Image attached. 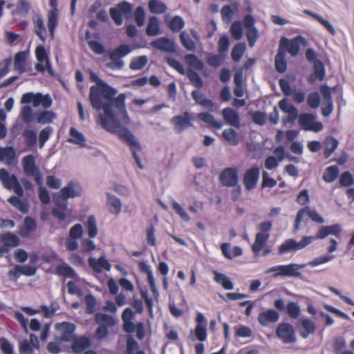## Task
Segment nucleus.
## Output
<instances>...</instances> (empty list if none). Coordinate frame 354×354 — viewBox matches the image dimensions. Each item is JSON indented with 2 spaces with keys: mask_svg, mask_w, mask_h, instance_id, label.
I'll return each instance as SVG.
<instances>
[{
  "mask_svg": "<svg viewBox=\"0 0 354 354\" xmlns=\"http://www.w3.org/2000/svg\"><path fill=\"white\" fill-rule=\"evenodd\" d=\"M91 79L96 82V85L91 88V103L94 109L102 110L98 115V124L107 131L116 133L134 150H140V144L134 135L124 127L131 123L124 106L125 95L120 94L115 98L117 91L93 72H91Z\"/></svg>",
  "mask_w": 354,
  "mask_h": 354,
  "instance_id": "nucleus-1",
  "label": "nucleus"
},
{
  "mask_svg": "<svg viewBox=\"0 0 354 354\" xmlns=\"http://www.w3.org/2000/svg\"><path fill=\"white\" fill-rule=\"evenodd\" d=\"M306 264L290 263L270 267L264 271L265 274L274 273V277H299L300 270L305 268Z\"/></svg>",
  "mask_w": 354,
  "mask_h": 354,
  "instance_id": "nucleus-2",
  "label": "nucleus"
},
{
  "mask_svg": "<svg viewBox=\"0 0 354 354\" xmlns=\"http://www.w3.org/2000/svg\"><path fill=\"white\" fill-rule=\"evenodd\" d=\"M314 241L315 237L313 236H304L299 241H297L293 239H289L281 244L279 248V252L282 254L286 252L301 250L310 245Z\"/></svg>",
  "mask_w": 354,
  "mask_h": 354,
  "instance_id": "nucleus-3",
  "label": "nucleus"
},
{
  "mask_svg": "<svg viewBox=\"0 0 354 354\" xmlns=\"http://www.w3.org/2000/svg\"><path fill=\"white\" fill-rule=\"evenodd\" d=\"M22 104L32 103L35 107L41 106L48 109L52 105V100L48 95L41 93H26L21 98Z\"/></svg>",
  "mask_w": 354,
  "mask_h": 354,
  "instance_id": "nucleus-4",
  "label": "nucleus"
},
{
  "mask_svg": "<svg viewBox=\"0 0 354 354\" xmlns=\"http://www.w3.org/2000/svg\"><path fill=\"white\" fill-rule=\"evenodd\" d=\"M307 45V41L301 36L296 37L292 39L282 38L280 40L279 50H281L286 53L288 52L292 56H296L299 50L300 46H305Z\"/></svg>",
  "mask_w": 354,
  "mask_h": 354,
  "instance_id": "nucleus-5",
  "label": "nucleus"
},
{
  "mask_svg": "<svg viewBox=\"0 0 354 354\" xmlns=\"http://www.w3.org/2000/svg\"><path fill=\"white\" fill-rule=\"evenodd\" d=\"M0 180L5 188L12 189L19 197L23 196L24 191L22 187L16 176L9 174L5 169H1Z\"/></svg>",
  "mask_w": 354,
  "mask_h": 354,
  "instance_id": "nucleus-6",
  "label": "nucleus"
},
{
  "mask_svg": "<svg viewBox=\"0 0 354 354\" xmlns=\"http://www.w3.org/2000/svg\"><path fill=\"white\" fill-rule=\"evenodd\" d=\"M55 329L56 331V337L60 340L72 342L76 337L75 333L76 326L73 323L67 322L57 323L55 325Z\"/></svg>",
  "mask_w": 354,
  "mask_h": 354,
  "instance_id": "nucleus-7",
  "label": "nucleus"
},
{
  "mask_svg": "<svg viewBox=\"0 0 354 354\" xmlns=\"http://www.w3.org/2000/svg\"><path fill=\"white\" fill-rule=\"evenodd\" d=\"M35 54L37 59L35 69L39 72L47 71L50 75H53L50 58L45 48L43 46H37Z\"/></svg>",
  "mask_w": 354,
  "mask_h": 354,
  "instance_id": "nucleus-8",
  "label": "nucleus"
},
{
  "mask_svg": "<svg viewBox=\"0 0 354 354\" xmlns=\"http://www.w3.org/2000/svg\"><path fill=\"white\" fill-rule=\"evenodd\" d=\"M21 162L24 173L28 176H33L37 183L41 185L42 176L35 165V157L32 155L26 156L23 158Z\"/></svg>",
  "mask_w": 354,
  "mask_h": 354,
  "instance_id": "nucleus-9",
  "label": "nucleus"
},
{
  "mask_svg": "<svg viewBox=\"0 0 354 354\" xmlns=\"http://www.w3.org/2000/svg\"><path fill=\"white\" fill-rule=\"evenodd\" d=\"M81 186L75 182H71L67 186L60 189L55 198H59L62 201H66L68 198L81 196Z\"/></svg>",
  "mask_w": 354,
  "mask_h": 354,
  "instance_id": "nucleus-10",
  "label": "nucleus"
},
{
  "mask_svg": "<svg viewBox=\"0 0 354 354\" xmlns=\"http://www.w3.org/2000/svg\"><path fill=\"white\" fill-rule=\"evenodd\" d=\"M276 334L284 343H293L296 341L294 327L290 324H280L276 330Z\"/></svg>",
  "mask_w": 354,
  "mask_h": 354,
  "instance_id": "nucleus-11",
  "label": "nucleus"
},
{
  "mask_svg": "<svg viewBox=\"0 0 354 354\" xmlns=\"http://www.w3.org/2000/svg\"><path fill=\"white\" fill-rule=\"evenodd\" d=\"M298 122L305 130L319 132L323 129V124L320 122L315 121V116L312 114H301L299 117Z\"/></svg>",
  "mask_w": 354,
  "mask_h": 354,
  "instance_id": "nucleus-12",
  "label": "nucleus"
},
{
  "mask_svg": "<svg viewBox=\"0 0 354 354\" xmlns=\"http://www.w3.org/2000/svg\"><path fill=\"white\" fill-rule=\"evenodd\" d=\"M259 169L257 167H252L245 172L243 176V185L248 191L254 189L259 179Z\"/></svg>",
  "mask_w": 354,
  "mask_h": 354,
  "instance_id": "nucleus-13",
  "label": "nucleus"
},
{
  "mask_svg": "<svg viewBox=\"0 0 354 354\" xmlns=\"http://www.w3.org/2000/svg\"><path fill=\"white\" fill-rule=\"evenodd\" d=\"M56 207L52 209L53 216L60 221H64L69 215L67 201H62L59 198L54 199Z\"/></svg>",
  "mask_w": 354,
  "mask_h": 354,
  "instance_id": "nucleus-14",
  "label": "nucleus"
},
{
  "mask_svg": "<svg viewBox=\"0 0 354 354\" xmlns=\"http://www.w3.org/2000/svg\"><path fill=\"white\" fill-rule=\"evenodd\" d=\"M50 5L52 6V9L50 10L48 12L47 27L50 36L52 39H53L55 29L58 24L59 11L56 7L55 0H51Z\"/></svg>",
  "mask_w": 354,
  "mask_h": 354,
  "instance_id": "nucleus-15",
  "label": "nucleus"
},
{
  "mask_svg": "<svg viewBox=\"0 0 354 354\" xmlns=\"http://www.w3.org/2000/svg\"><path fill=\"white\" fill-rule=\"evenodd\" d=\"M39 344L37 337L33 334L30 335L29 339H25L19 344L21 354H32L35 350H38Z\"/></svg>",
  "mask_w": 354,
  "mask_h": 354,
  "instance_id": "nucleus-16",
  "label": "nucleus"
},
{
  "mask_svg": "<svg viewBox=\"0 0 354 354\" xmlns=\"http://www.w3.org/2000/svg\"><path fill=\"white\" fill-rule=\"evenodd\" d=\"M222 185L227 187H235L239 181L237 171L235 169H225L220 175Z\"/></svg>",
  "mask_w": 354,
  "mask_h": 354,
  "instance_id": "nucleus-17",
  "label": "nucleus"
},
{
  "mask_svg": "<svg viewBox=\"0 0 354 354\" xmlns=\"http://www.w3.org/2000/svg\"><path fill=\"white\" fill-rule=\"evenodd\" d=\"M67 141L79 148H84L86 146V138L84 133L75 127H71L68 132Z\"/></svg>",
  "mask_w": 354,
  "mask_h": 354,
  "instance_id": "nucleus-18",
  "label": "nucleus"
},
{
  "mask_svg": "<svg viewBox=\"0 0 354 354\" xmlns=\"http://www.w3.org/2000/svg\"><path fill=\"white\" fill-rule=\"evenodd\" d=\"M279 106L280 109L283 111L284 113L288 114V118L287 119H285L283 121V123L284 124L292 122L298 116V111L297 109L291 104L290 103L288 100L283 99L279 102Z\"/></svg>",
  "mask_w": 354,
  "mask_h": 354,
  "instance_id": "nucleus-19",
  "label": "nucleus"
},
{
  "mask_svg": "<svg viewBox=\"0 0 354 354\" xmlns=\"http://www.w3.org/2000/svg\"><path fill=\"white\" fill-rule=\"evenodd\" d=\"M192 118H191L189 114L185 113L183 115L174 117L171 119V122L173 124L175 131L177 133H180L185 129L192 125Z\"/></svg>",
  "mask_w": 354,
  "mask_h": 354,
  "instance_id": "nucleus-20",
  "label": "nucleus"
},
{
  "mask_svg": "<svg viewBox=\"0 0 354 354\" xmlns=\"http://www.w3.org/2000/svg\"><path fill=\"white\" fill-rule=\"evenodd\" d=\"M150 45L155 48L166 52H174L176 49L174 42L165 37L154 39L150 43Z\"/></svg>",
  "mask_w": 354,
  "mask_h": 354,
  "instance_id": "nucleus-21",
  "label": "nucleus"
},
{
  "mask_svg": "<svg viewBox=\"0 0 354 354\" xmlns=\"http://www.w3.org/2000/svg\"><path fill=\"white\" fill-rule=\"evenodd\" d=\"M222 115L227 124L236 129L240 127V118L238 113L232 108H225L222 111Z\"/></svg>",
  "mask_w": 354,
  "mask_h": 354,
  "instance_id": "nucleus-22",
  "label": "nucleus"
},
{
  "mask_svg": "<svg viewBox=\"0 0 354 354\" xmlns=\"http://www.w3.org/2000/svg\"><path fill=\"white\" fill-rule=\"evenodd\" d=\"M88 263L91 268L97 272H102L104 270L109 271L111 268V263L103 257L98 259L90 257Z\"/></svg>",
  "mask_w": 354,
  "mask_h": 354,
  "instance_id": "nucleus-23",
  "label": "nucleus"
},
{
  "mask_svg": "<svg viewBox=\"0 0 354 354\" xmlns=\"http://www.w3.org/2000/svg\"><path fill=\"white\" fill-rule=\"evenodd\" d=\"M32 24L34 25V31L35 34L44 41L47 37L46 28L44 25V19L41 16L35 14L32 16Z\"/></svg>",
  "mask_w": 354,
  "mask_h": 354,
  "instance_id": "nucleus-24",
  "label": "nucleus"
},
{
  "mask_svg": "<svg viewBox=\"0 0 354 354\" xmlns=\"http://www.w3.org/2000/svg\"><path fill=\"white\" fill-rule=\"evenodd\" d=\"M342 232V227L339 224L326 225L321 227L317 231L315 240L323 239L328 235H337Z\"/></svg>",
  "mask_w": 354,
  "mask_h": 354,
  "instance_id": "nucleus-25",
  "label": "nucleus"
},
{
  "mask_svg": "<svg viewBox=\"0 0 354 354\" xmlns=\"http://www.w3.org/2000/svg\"><path fill=\"white\" fill-rule=\"evenodd\" d=\"M279 319V313L271 309L262 312L258 315V321L259 324L263 326H268L272 323H275Z\"/></svg>",
  "mask_w": 354,
  "mask_h": 354,
  "instance_id": "nucleus-26",
  "label": "nucleus"
},
{
  "mask_svg": "<svg viewBox=\"0 0 354 354\" xmlns=\"http://www.w3.org/2000/svg\"><path fill=\"white\" fill-rule=\"evenodd\" d=\"M106 205L109 207V212L114 215H118L121 212L122 207L121 200L110 193H106Z\"/></svg>",
  "mask_w": 354,
  "mask_h": 354,
  "instance_id": "nucleus-27",
  "label": "nucleus"
},
{
  "mask_svg": "<svg viewBox=\"0 0 354 354\" xmlns=\"http://www.w3.org/2000/svg\"><path fill=\"white\" fill-rule=\"evenodd\" d=\"M239 3L233 2L230 5L225 6L221 10V17L223 21L229 23L232 17L238 12Z\"/></svg>",
  "mask_w": 354,
  "mask_h": 354,
  "instance_id": "nucleus-28",
  "label": "nucleus"
},
{
  "mask_svg": "<svg viewBox=\"0 0 354 354\" xmlns=\"http://www.w3.org/2000/svg\"><path fill=\"white\" fill-rule=\"evenodd\" d=\"M221 249L223 254L229 259L241 256L243 253V250L240 247L234 246L231 248V245L227 243H223Z\"/></svg>",
  "mask_w": 354,
  "mask_h": 354,
  "instance_id": "nucleus-29",
  "label": "nucleus"
},
{
  "mask_svg": "<svg viewBox=\"0 0 354 354\" xmlns=\"http://www.w3.org/2000/svg\"><path fill=\"white\" fill-rule=\"evenodd\" d=\"M146 33L149 36H157L162 33L160 22L156 17H149L146 28Z\"/></svg>",
  "mask_w": 354,
  "mask_h": 354,
  "instance_id": "nucleus-30",
  "label": "nucleus"
},
{
  "mask_svg": "<svg viewBox=\"0 0 354 354\" xmlns=\"http://www.w3.org/2000/svg\"><path fill=\"white\" fill-rule=\"evenodd\" d=\"M19 243V239L17 236L11 234L6 233L0 236V246L5 247L8 250L10 247L17 246Z\"/></svg>",
  "mask_w": 354,
  "mask_h": 354,
  "instance_id": "nucleus-31",
  "label": "nucleus"
},
{
  "mask_svg": "<svg viewBox=\"0 0 354 354\" xmlns=\"http://www.w3.org/2000/svg\"><path fill=\"white\" fill-rule=\"evenodd\" d=\"M170 204L173 209L176 212L180 218L185 223L191 221L192 218L187 212V210L176 200L171 198L170 200Z\"/></svg>",
  "mask_w": 354,
  "mask_h": 354,
  "instance_id": "nucleus-32",
  "label": "nucleus"
},
{
  "mask_svg": "<svg viewBox=\"0 0 354 354\" xmlns=\"http://www.w3.org/2000/svg\"><path fill=\"white\" fill-rule=\"evenodd\" d=\"M213 274L214 275V281L221 285L223 288L227 290L234 289V285L227 276L217 271H214Z\"/></svg>",
  "mask_w": 354,
  "mask_h": 354,
  "instance_id": "nucleus-33",
  "label": "nucleus"
},
{
  "mask_svg": "<svg viewBox=\"0 0 354 354\" xmlns=\"http://www.w3.org/2000/svg\"><path fill=\"white\" fill-rule=\"evenodd\" d=\"M72 349L74 353H80L91 346V339L87 337H81L73 340Z\"/></svg>",
  "mask_w": 354,
  "mask_h": 354,
  "instance_id": "nucleus-34",
  "label": "nucleus"
},
{
  "mask_svg": "<svg viewBox=\"0 0 354 354\" xmlns=\"http://www.w3.org/2000/svg\"><path fill=\"white\" fill-rule=\"evenodd\" d=\"M148 8L151 13L160 15L166 12L167 6L160 0H149L148 3Z\"/></svg>",
  "mask_w": 354,
  "mask_h": 354,
  "instance_id": "nucleus-35",
  "label": "nucleus"
},
{
  "mask_svg": "<svg viewBox=\"0 0 354 354\" xmlns=\"http://www.w3.org/2000/svg\"><path fill=\"white\" fill-rule=\"evenodd\" d=\"M324 144L325 147L324 156L326 158H328L337 148L339 141L332 136H328L324 140Z\"/></svg>",
  "mask_w": 354,
  "mask_h": 354,
  "instance_id": "nucleus-36",
  "label": "nucleus"
},
{
  "mask_svg": "<svg viewBox=\"0 0 354 354\" xmlns=\"http://www.w3.org/2000/svg\"><path fill=\"white\" fill-rule=\"evenodd\" d=\"M270 235L257 234L255 241L252 245V252L257 254L266 245Z\"/></svg>",
  "mask_w": 354,
  "mask_h": 354,
  "instance_id": "nucleus-37",
  "label": "nucleus"
},
{
  "mask_svg": "<svg viewBox=\"0 0 354 354\" xmlns=\"http://www.w3.org/2000/svg\"><path fill=\"white\" fill-rule=\"evenodd\" d=\"M207 335L205 325H196L194 330L190 333V337L192 340L197 339L200 342L205 341Z\"/></svg>",
  "mask_w": 354,
  "mask_h": 354,
  "instance_id": "nucleus-38",
  "label": "nucleus"
},
{
  "mask_svg": "<svg viewBox=\"0 0 354 354\" xmlns=\"http://www.w3.org/2000/svg\"><path fill=\"white\" fill-rule=\"evenodd\" d=\"M223 137L228 144L235 146L239 145L240 138L236 130L233 129H227L223 131Z\"/></svg>",
  "mask_w": 354,
  "mask_h": 354,
  "instance_id": "nucleus-39",
  "label": "nucleus"
},
{
  "mask_svg": "<svg viewBox=\"0 0 354 354\" xmlns=\"http://www.w3.org/2000/svg\"><path fill=\"white\" fill-rule=\"evenodd\" d=\"M325 77V69L323 64L317 60L314 63V73L310 77L309 80L312 83L315 82L317 80H322Z\"/></svg>",
  "mask_w": 354,
  "mask_h": 354,
  "instance_id": "nucleus-40",
  "label": "nucleus"
},
{
  "mask_svg": "<svg viewBox=\"0 0 354 354\" xmlns=\"http://www.w3.org/2000/svg\"><path fill=\"white\" fill-rule=\"evenodd\" d=\"M15 157V152L10 147H0V160L6 162V164L12 163Z\"/></svg>",
  "mask_w": 354,
  "mask_h": 354,
  "instance_id": "nucleus-41",
  "label": "nucleus"
},
{
  "mask_svg": "<svg viewBox=\"0 0 354 354\" xmlns=\"http://www.w3.org/2000/svg\"><path fill=\"white\" fill-rule=\"evenodd\" d=\"M149 62V59L146 55H141L133 57L130 62V68L134 71L142 69Z\"/></svg>",
  "mask_w": 354,
  "mask_h": 354,
  "instance_id": "nucleus-42",
  "label": "nucleus"
},
{
  "mask_svg": "<svg viewBox=\"0 0 354 354\" xmlns=\"http://www.w3.org/2000/svg\"><path fill=\"white\" fill-rule=\"evenodd\" d=\"M308 207H306L299 209L297 212L294 224V230L295 231H299L301 229V223L307 221L308 217Z\"/></svg>",
  "mask_w": 354,
  "mask_h": 354,
  "instance_id": "nucleus-43",
  "label": "nucleus"
},
{
  "mask_svg": "<svg viewBox=\"0 0 354 354\" xmlns=\"http://www.w3.org/2000/svg\"><path fill=\"white\" fill-rule=\"evenodd\" d=\"M95 322L101 326H105L106 328L113 326L115 324V321L113 317L103 313L95 315Z\"/></svg>",
  "mask_w": 354,
  "mask_h": 354,
  "instance_id": "nucleus-44",
  "label": "nucleus"
},
{
  "mask_svg": "<svg viewBox=\"0 0 354 354\" xmlns=\"http://www.w3.org/2000/svg\"><path fill=\"white\" fill-rule=\"evenodd\" d=\"M302 326V330L300 332V335L304 338H307L310 334H312L315 331L314 323L308 319H303L301 320Z\"/></svg>",
  "mask_w": 354,
  "mask_h": 354,
  "instance_id": "nucleus-45",
  "label": "nucleus"
},
{
  "mask_svg": "<svg viewBox=\"0 0 354 354\" xmlns=\"http://www.w3.org/2000/svg\"><path fill=\"white\" fill-rule=\"evenodd\" d=\"M55 116L52 111H44L37 114V122L42 124H48L53 121Z\"/></svg>",
  "mask_w": 354,
  "mask_h": 354,
  "instance_id": "nucleus-46",
  "label": "nucleus"
},
{
  "mask_svg": "<svg viewBox=\"0 0 354 354\" xmlns=\"http://www.w3.org/2000/svg\"><path fill=\"white\" fill-rule=\"evenodd\" d=\"M36 228L35 220L30 217H26L24 222V225L21 229V235L27 236Z\"/></svg>",
  "mask_w": 354,
  "mask_h": 354,
  "instance_id": "nucleus-47",
  "label": "nucleus"
},
{
  "mask_svg": "<svg viewBox=\"0 0 354 354\" xmlns=\"http://www.w3.org/2000/svg\"><path fill=\"white\" fill-rule=\"evenodd\" d=\"M8 202L19 211L26 213L28 211V205L26 202L21 200L18 197L11 196L8 198Z\"/></svg>",
  "mask_w": 354,
  "mask_h": 354,
  "instance_id": "nucleus-48",
  "label": "nucleus"
},
{
  "mask_svg": "<svg viewBox=\"0 0 354 354\" xmlns=\"http://www.w3.org/2000/svg\"><path fill=\"white\" fill-rule=\"evenodd\" d=\"M87 233L91 238H95L98 234L96 220L93 216H90L86 223Z\"/></svg>",
  "mask_w": 354,
  "mask_h": 354,
  "instance_id": "nucleus-49",
  "label": "nucleus"
},
{
  "mask_svg": "<svg viewBox=\"0 0 354 354\" xmlns=\"http://www.w3.org/2000/svg\"><path fill=\"white\" fill-rule=\"evenodd\" d=\"M198 118L205 123L207 124L208 125L216 128V129H220L221 127V124L220 122L216 121L214 116L206 113H201L198 115Z\"/></svg>",
  "mask_w": 354,
  "mask_h": 354,
  "instance_id": "nucleus-50",
  "label": "nucleus"
},
{
  "mask_svg": "<svg viewBox=\"0 0 354 354\" xmlns=\"http://www.w3.org/2000/svg\"><path fill=\"white\" fill-rule=\"evenodd\" d=\"M339 174V169L337 166H330L326 169L323 175V179L326 183L334 181Z\"/></svg>",
  "mask_w": 354,
  "mask_h": 354,
  "instance_id": "nucleus-51",
  "label": "nucleus"
},
{
  "mask_svg": "<svg viewBox=\"0 0 354 354\" xmlns=\"http://www.w3.org/2000/svg\"><path fill=\"white\" fill-rule=\"evenodd\" d=\"M275 66L277 71L283 73L286 70V62L285 60L284 52L281 50H278L275 57Z\"/></svg>",
  "mask_w": 354,
  "mask_h": 354,
  "instance_id": "nucleus-52",
  "label": "nucleus"
},
{
  "mask_svg": "<svg viewBox=\"0 0 354 354\" xmlns=\"http://www.w3.org/2000/svg\"><path fill=\"white\" fill-rule=\"evenodd\" d=\"M27 57L25 52H19L16 54L15 57V69L19 73L24 71V64Z\"/></svg>",
  "mask_w": 354,
  "mask_h": 354,
  "instance_id": "nucleus-53",
  "label": "nucleus"
},
{
  "mask_svg": "<svg viewBox=\"0 0 354 354\" xmlns=\"http://www.w3.org/2000/svg\"><path fill=\"white\" fill-rule=\"evenodd\" d=\"M30 8V3L28 0H18L16 6V14L20 17H25Z\"/></svg>",
  "mask_w": 354,
  "mask_h": 354,
  "instance_id": "nucleus-54",
  "label": "nucleus"
},
{
  "mask_svg": "<svg viewBox=\"0 0 354 354\" xmlns=\"http://www.w3.org/2000/svg\"><path fill=\"white\" fill-rule=\"evenodd\" d=\"M56 273L66 277H75L74 270L66 264H62L55 268Z\"/></svg>",
  "mask_w": 354,
  "mask_h": 354,
  "instance_id": "nucleus-55",
  "label": "nucleus"
},
{
  "mask_svg": "<svg viewBox=\"0 0 354 354\" xmlns=\"http://www.w3.org/2000/svg\"><path fill=\"white\" fill-rule=\"evenodd\" d=\"M245 51V45L243 43H239L234 46L232 50V57L234 61L239 62Z\"/></svg>",
  "mask_w": 354,
  "mask_h": 354,
  "instance_id": "nucleus-56",
  "label": "nucleus"
},
{
  "mask_svg": "<svg viewBox=\"0 0 354 354\" xmlns=\"http://www.w3.org/2000/svg\"><path fill=\"white\" fill-rule=\"evenodd\" d=\"M185 26V21L181 17L176 16L169 22L170 29L174 32H179Z\"/></svg>",
  "mask_w": 354,
  "mask_h": 354,
  "instance_id": "nucleus-57",
  "label": "nucleus"
},
{
  "mask_svg": "<svg viewBox=\"0 0 354 354\" xmlns=\"http://www.w3.org/2000/svg\"><path fill=\"white\" fill-rule=\"evenodd\" d=\"M333 259H334L333 255H329V254L321 255V256H319V257L313 259L310 261H309L308 265L313 268L317 267L320 265L332 261Z\"/></svg>",
  "mask_w": 354,
  "mask_h": 354,
  "instance_id": "nucleus-58",
  "label": "nucleus"
},
{
  "mask_svg": "<svg viewBox=\"0 0 354 354\" xmlns=\"http://www.w3.org/2000/svg\"><path fill=\"white\" fill-rule=\"evenodd\" d=\"M307 15H309L316 19L322 25H323L328 31L331 33L333 35L335 34V28L333 27V26L330 24V22L323 18H322L320 16L314 14L310 11L306 10L304 12Z\"/></svg>",
  "mask_w": 354,
  "mask_h": 354,
  "instance_id": "nucleus-59",
  "label": "nucleus"
},
{
  "mask_svg": "<svg viewBox=\"0 0 354 354\" xmlns=\"http://www.w3.org/2000/svg\"><path fill=\"white\" fill-rule=\"evenodd\" d=\"M180 41L183 46L189 50H192L195 48V41L192 39L189 35L185 32H182L180 35Z\"/></svg>",
  "mask_w": 354,
  "mask_h": 354,
  "instance_id": "nucleus-60",
  "label": "nucleus"
},
{
  "mask_svg": "<svg viewBox=\"0 0 354 354\" xmlns=\"http://www.w3.org/2000/svg\"><path fill=\"white\" fill-rule=\"evenodd\" d=\"M232 36L236 40H239L243 36L242 25L239 21H234L230 28Z\"/></svg>",
  "mask_w": 354,
  "mask_h": 354,
  "instance_id": "nucleus-61",
  "label": "nucleus"
},
{
  "mask_svg": "<svg viewBox=\"0 0 354 354\" xmlns=\"http://www.w3.org/2000/svg\"><path fill=\"white\" fill-rule=\"evenodd\" d=\"M0 348L3 354H13L14 346L6 338H0Z\"/></svg>",
  "mask_w": 354,
  "mask_h": 354,
  "instance_id": "nucleus-62",
  "label": "nucleus"
},
{
  "mask_svg": "<svg viewBox=\"0 0 354 354\" xmlns=\"http://www.w3.org/2000/svg\"><path fill=\"white\" fill-rule=\"evenodd\" d=\"M186 63L191 67L196 69H201L203 67L202 62L194 55L189 54L185 57Z\"/></svg>",
  "mask_w": 354,
  "mask_h": 354,
  "instance_id": "nucleus-63",
  "label": "nucleus"
},
{
  "mask_svg": "<svg viewBox=\"0 0 354 354\" xmlns=\"http://www.w3.org/2000/svg\"><path fill=\"white\" fill-rule=\"evenodd\" d=\"M135 20L138 26H144L145 23V11L142 7L139 6L136 9Z\"/></svg>",
  "mask_w": 354,
  "mask_h": 354,
  "instance_id": "nucleus-64",
  "label": "nucleus"
}]
</instances>
